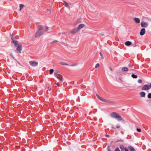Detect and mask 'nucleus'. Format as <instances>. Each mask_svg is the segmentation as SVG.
<instances>
[{"label": "nucleus", "mask_w": 151, "mask_h": 151, "mask_svg": "<svg viewBox=\"0 0 151 151\" xmlns=\"http://www.w3.org/2000/svg\"><path fill=\"white\" fill-rule=\"evenodd\" d=\"M110 116L113 118H115L119 121H121L122 119V117L117 113L113 112L111 113L110 114Z\"/></svg>", "instance_id": "obj_1"}, {"label": "nucleus", "mask_w": 151, "mask_h": 151, "mask_svg": "<svg viewBox=\"0 0 151 151\" xmlns=\"http://www.w3.org/2000/svg\"><path fill=\"white\" fill-rule=\"evenodd\" d=\"M59 72L56 70L54 73V76L57 78L58 79L59 81L60 82H62L63 80L62 79V76L61 75L58 73Z\"/></svg>", "instance_id": "obj_2"}, {"label": "nucleus", "mask_w": 151, "mask_h": 151, "mask_svg": "<svg viewBox=\"0 0 151 151\" xmlns=\"http://www.w3.org/2000/svg\"><path fill=\"white\" fill-rule=\"evenodd\" d=\"M40 29H41L42 31L43 32V33L46 32L48 29V27L46 26H41L39 27Z\"/></svg>", "instance_id": "obj_3"}, {"label": "nucleus", "mask_w": 151, "mask_h": 151, "mask_svg": "<svg viewBox=\"0 0 151 151\" xmlns=\"http://www.w3.org/2000/svg\"><path fill=\"white\" fill-rule=\"evenodd\" d=\"M43 32L42 31L41 29H40V28L39 27V29L38 31L35 33V37H38L43 35Z\"/></svg>", "instance_id": "obj_4"}, {"label": "nucleus", "mask_w": 151, "mask_h": 151, "mask_svg": "<svg viewBox=\"0 0 151 151\" xmlns=\"http://www.w3.org/2000/svg\"><path fill=\"white\" fill-rule=\"evenodd\" d=\"M12 36L11 37V39L12 40V42H13L14 44V45L16 47L18 45V42L15 40L14 39V38Z\"/></svg>", "instance_id": "obj_5"}, {"label": "nucleus", "mask_w": 151, "mask_h": 151, "mask_svg": "<svg viewBox=\"0 0 151 151\" xmlns=\"http://www.w3.org/2000/svg\"><path fill=\"white\" fill-rule=\"evenodd\" d=\"M142 90L146 91L150 89V88L149 87V85L146 84L144 85L141 88Z\"/></svg>", "instance_id": "obj_6"}, {"label": "nucleus", "mask_w": 151, "mask_h": 151, "mask_svg": "<svg viewBox=\"0 0 151 151\" xmlns=\"http://www.w3.org/2000/svg\"><path fill=\"white\" fill-rule=\"evenodd\" d=\"M29 63L30 65L32 66H36L38 65V63L34 61H30Z\"/></svg>", "instance_id": "obj_7"}, {"label": "nucleus", "mask_w": 151, "mask_h": 151, "mask_svg": "<svg viewBox=\"0 0 151 151\" xmlns=\"http://www.w3.org/2000/svg\"><path fill=\"white\" fill-rule=\"evenodd\" d=\"M141 25L142 27H146L148 26V24L144 22H142L141 23Z\"/></svg>", "instance_id": "obj_8"}, {"label": "nucleus", "mask_w": 151, "mask_h": 151, "mask_svg": "<svg viewBox=\"0 0 151 151\" xmlns=\"http://www.w3.org/2000/svg\"><path fill=\"white\" fill-rule=\"evenodd\" d=\"M16 49V50L19 53H21V51L22 50V46L21 45H19L17 46Z\"/></svg>", "instance_id": "obj_9"}, {"label": "nucleus", "mask_w": 151, "mask_h": 151, "mask_svg": "<svg viewBox=\"0 0 151 151\" xmlns=\"http://www.w3.org/2000/svg\"><path fill=\"white\" fill-rule=\"evenodd\" d=\"M78 31H79L78 30L77 28H75L71 30L70 31V33L72 34H73L76 33L77 32H78Z\"/></svg>", "instance_id": "obj_10"}, {"label": "nucleus", "mask_w": 151, "mask_h": 151, "mask_svg": "<svg viewBox=\"0 0 151 151\" xmlns=\"http://www.w3.org/2000/svg\"><path fill=\"white\" fill-rule=\"evenodd\" d=\"M145 32V28H142L140 30L139 34L140 35L142 36L144 35Z\"/></svg>", "instance_id": "obj_11"}, {"label": "nucleus", "mask_w": 151, "mask_h": 151, "mask_svg": "<svg viewBox=\"0 0 151 151\" xmlns=\"http://www.w3.org/2000/svg\"><path fill=\"white\" fill-rule=\"evenodd\" d=\"M60 64L63 65H69L70 66H74L76 65V64H73L72 65H69L68 64H67L66 63L63 62H61L60 63Z\"/></svg>", "instance_id": "obj_12"}, {"label": "nucleus", "mask_w": 151, "mask_h": 151, "mask_svg": "<svg viewBox=\"0 0 151 151\" xmlns=\"http://www.w3.org/2000/svg\"><path fill=\"white\" fill-rule=\"evenodd\" d=\"M85 26V24H80L77 28L78 30L79 31V30L81 28H83Z\"/></svg>", "instance_id": "obj_13"}, {"label": "nucleus", "mask_w": 151, "mask_h": 151, "mask_svg": "<svg viewBox=\"0 0 151 151\" xmlns=\"http://www.w3.org/2000/svg\"><path fill=\"white\" fill-rule=\"evenodd\" d=\"M128 148L131 151H136L134 148L131 146H128Z\"/></svg>", "instance_id": "obj_14"}, {"label": "nucleus", "mask_w": 151, "mask_h": 151, "mask_svg": "<svg viewBox=\"0 0 151 151\" xmlns=\"http://www.w3.org/2000/svg\"><path fill=\"white\" fill-rule=\"evenodd\" d=\"M134 20L136 22L138 23H139L140 22V19L138 18H134Z\"/></svg>", "instance_id": "obj_15"}, {"label": "nucleus", "mask_w": 151, "mask_h": 151, "mask_svg": "<svg viewBox=\"0 0 151 151\" xmlns=\"http://www.w3.org/2000/svg\"><path fill=\"white\" fill-rule=\"evenodd\" d=\"M132 44V43L130 41H127L125 42V45L127 46H129Z\"/></svg>", "instance_id": "obj_16"}, {"label": "nucleus", "mask_w": 151, "mask_h": 151, "mask_svg": "<svg viewBox=\"0 0 151 151\" xmlns=\"http://www.w3.org/2000/svg\"><path fill=\"white\" fill-rule=\"evenodd\" d=\"M102 101L106 102L108 103H111L112 102V101H111L109 100H108L107 99H103L102 100Z\"/></svg>", "instance_id": "obj_17"}, {"label": "nucleus", "mask_w": 151, "mask_h": 151, "mask_svg": "<svg viewBox=\"0 0 151 151\" xmlns=\"http://www.w3.org/2000/svg\"><path fill=\"white\" fill-rule=\"evenodd\" d=\"M140 96L141 97H144L145 95V93L144 92L142 91L140 93Z\"/></svg>", "instance_id": "obj_18"}, {"label": "nucleus", "mask_w": 151, "mask_h": 151, "mask_svg": "<svg viewBox=\"0 0 151 151\" xmlns=\"http://www.w3.org/2000/svg\"><path fill=\"white\" fill-rule=\"evenodd\" d=\"M122 70L123 71L127 72L128 71V69L127 67H124L122 68Z\"/></svg>", "instance_id": "obj_19"}, {"label": "nucleus", "mask_w": 151, "mask_h": 151, "mask_svg": "<svg viewBox=\"0 0 151 151\" xmlns=\"http://www.w3.org/2000/svg\"><path fill=\"white\" fill-rule=\"evenodd\" d=\"M120 148L121 150L122 151H123L124 150H125V148L124 146L122 145H120Z\"/></svg>", "instance_id": "obj_20"}, {"label": "nucleus", "mask_w": 151, "mask_h": 151, "mask_svg": "<svg viewBox=\"0 0 151 151\" xmlns=\"http://www.w3.org/2000/svg\"><path fill=\"white\" fill-rule=\"evenodd\" d=\"M96 95L97 97L100 100H101V101H102V100L103 99V98H102V97H100L96 93Z\"/></svg>", "instance_id": "obj_21"}, {"label": "nucleus", "mask_w": 151, "mask_h": 151, "mask_svg": "<svg viewBox=\"0 0 151 151\" xmlns=\"http://www.w3.org/2000/svg\"><path fill=\"white\" fill-rule=\"evenodd\" d=\"M63 2L64 3L63 4L64 5V6H65L67 7L68 6L69 4L67 3L65 1H63Z\"/></svg>", "instance_id": "obj_22"}, {"label": "nucleus", "mask_w": 151, "mask_h": 151, "mask_svg": "<svg viewBox=\"0 0 151 151\" xmlns=\"http://www.w3.org/2000/svg\"><path fill=\"white\" fill-rule=\"evenodd\" d=\"M131 76L132 78H136L137 77V75H136L134 74H132L131 75Z\"/></svg>", "instance_id": "obj_23"}, {"label": "nucleus", "mask_w": 151, "mask_h": 151, "mask_svg": "<svg viewBox=\"0 0 151 151\" xmlns=\"http://www.w3.org/2000/svg\"><path fill=\"white\" fill-rule=\"evenodd\" d=\"M24 7V5L22 4H20L19 5V7H20V9L19 10L21 11L23 7Z\"/></svg>", "instance_id": "obj_24"}, {"label": "nucleus", "mask_w": 151, "mask_h": 151, "mask_svg": "<svg viewBox=\"0 0 151 151\" xmlns=\"http://www.w3.org/2000/svg\"><path fill=\"white\" fill-rule=\"evenodd\" d=\"M54 70L53 69H50L49 70V74H52Z\"/></svg>", "instance_id": "obj_25"}, {"label": "nucleus", "mask_w": 151, "mask_h": 151, "mask_svg": "<svg viewBox=\"0 0 151 151\" xmlns=\"http://www.w3.org/2000/svg\"><path fill=\"white\" fill-rule=\"evenodd\" d=\"M132 45L134 47H135L137 46L136 41H135V42Z\"/></svg>", "instance_id": "obj_26"}, {"label": "nucleus", "mask_w": 151, "mask_h": 151, "mask_svg": "<svg viewBox=\"0 0 151 151\" xmlns=\"http://www.w3.org/2000/svg\"><path fill=\"white\" fill-rule=\"evenodd\" d=\"M147 97L149 99H151V93H149L147 95Z\"/></svg>", "instance_id": "obj_27"}, {"label": "nucleus", "mask_w": 151, "mask_h": 151, "mask_svg": "<svg viewBox=\"0 0 151 151\" xmlns=\"http://www.w3.org/2000/svg\"><path fill=\"white\" fill-rule=\"evenodd\" d=\"M99 66V63H98L96 64L95 66V68H97Z\"/></svg>", "instance_id": "obj_28"}, {"label": "nucleus", "mask_w": 151, "mask_h": 151, "mask_svg": "<svg viewBox=\"0 0 151 151\" xmlns=\"http://www.w3.org/2000/svg\"><path fill=\"white\" fill-rule=\"evenodd\" d=\"M115 151H120L119 148L117 147L116 148Z\"/></svg>", "instance_id": "obj_29"}, {"label": "nucleus", "mask_w": 151, "mask_h": 151, "mask_svg": "<svg viewBox=\"0 0 151 151\" xmlns=\"http://www.w3.org/2000/svg\"><path fill=\"white\" fill-rule=\"evenodd\" d=\"M137 131L139 132H141V129H140L137 128Z\"/></svg>", "instance_id": "obj_30"}, {"label": "nucleus", "mask_w": 151, "mask_h": 151, "mask_svg": "<svg viewBox=\"0 0 151 151\" xmlns=\"http://www.w3.org/2000/svg\"><path fill=\"white\" fill-rule=\"evenodd\" d=\"M138 82L139 83H141L142 82V81L141 79H139L138 81Z\"/></svg>", "instance_id": "obj_31"}, {"label": "nucleus", "mask_w": 151, "mask_h": 151, "mask_svg": "<svg viewBox=\"0 0 151 151\" xmlns=\"http://www.w3.org/2000/svg\"><path fill=\"white\" fill-rule=\"evenodd\" d=\"M58 42V41L57 40H54L52 42H50V44H53V43H54V42Z\"/></svg>", "instance_id": "obj_32"}, {"label": "nucleus", "mask_w": 151, "mask_h": 151, "mask_svg": "<svg viewBox=\"0 0 151 151\" xmlns=\"http://www.w3.org/2000/svg\"><path fill=\"white\" fill-rule=\"evenodd\" d=\"M116 128L118 129L120 127V126L119 125H117L116 126Z\"/></svg>", "instance_id": "obj_33"}, {"label": "nucleus", "mask_w": 151, "mask_h": 151, "mask_svg": "<svg viewBox=\"0 0 151 151\" xmlns=\"http://www.w3.org/2000/svg\"><path fill=\"white\" fill-rule=\"evenodd\" d=\"M107 149H108V151H111L110 149H109V146H108V148H107Z\"/></svg>", "instance_id": "obj_34"}, {"label": "nucleus", "mask_w": 151, "mask_h": 151, "mask_svg": "<svg viewBox=\"0 0 151 151\" xmlns=\"http://www.w3.org/2000/svg\"><path fill=\"white\" fill-rule=\"evenodd\" d=\"M124 150H125V151H129L128 149L127 148H125Z\"/></svg>", "instance_id": "obj_35"}, {"label": "nucleus", "mask_w": 151, "mask_h": 151, "mask_svg": "<svg viewBox=\"0 0 151 151\" xmlns=\"http://www.w3.org/2000/svg\"><path fill=\"white\" fill-rule=\"evenodd\" d=\"M105 136H106V137H109V135H108V134H106V135H105Z\"/></svg>", "instance_id": "obj_36"}, {"label": "nucleus", "mask_w": 151, "mask_h": 151, "mask_svg": "<svg viewBox=\"0 0 151 151\" xmlns=\"http://www.w3.org/2000/svg\"><path fill=\"white\" fill-rule=\"evenodd\" d=\"M149 87L150 88H150H151V83H150V84L149 85Z\"/></svg>", "instance_id": "obj_37"}, {"label": "nucleus", "mask_w": 151, "mask_h": 151, "mask_svg": "<svg viewBox=\"0 0 151 151\" xmlns=\"http://www.w3.org/2000/svg\"><path fill=\"white\" fill-rule=\"evenodd\" d=\"M99 54H100V56H103L102 54V53L101 52H99Z\"/></svg>", "instance_id": "obj_38"}, {"label": "nucleus", "mask_w": 151, "mask_h": 151, "mask_svg": "<svg viewBox=\"0 0 151 151\" xmlns=\"http://www.w3.org/2000/svg\"><path fill=\"white\" fill-rule=\"evenodd\" d=\"M10 56H11V57L12 58H14L13 56V55L12 54H11V55H10Z\"/></svg>", "instance_id": "obj_39"}, {"label": "nucleus", "mask_w": 151, "mask_h": 151, "mask_svg": "<svg viewBox=\"0 0 151 151\" xmlns=\"http://www.w3.org/2000/svg\"><path fill=\"white\" fill-rule=\"evenodd\" d=\"M122 141V140H117V141L116 142H120V141Z\"/></svg>", "instance_id": "obj_40"}, {"label": "nucleus", "mask_w": 151, "mask_h": 151, "mask_svg": "<svg viewBox=\"0 0 151 151\" xmlns=\"http://www.w3.org/2000/svg\"><path fill=\"white\" fill-rule=\"evenodd\" d=\"M47 10L48 11H49V13H50V10H49V9H47Z\"/></svg>", "instance_id": "obj_41"}, {"label": "nucleus", "mask_w": 151, "mask_h": 151, "mask_svg": "<svg viewBox=\"0 0 151 151\" xmlns=\"http://www.w3.org/2000/svg\"><path fill=\"white\" fill-rule=\"evenodd\" d=\"M112 128L114 129H115V128L113 127H111Z\"/></svg>", "instance_id": "obj_42"}, {"label": "nucleus", "mask_w": 151, "mask_h": 151, "mask_svg": "<svg viewBox=\"0 0 151 151\" xmlns=\"http://www.w3.org/2000/svg\"><path fill=\"white\" fill-rule=\"evenodd\" d=\"M110 69L112 71V69L111 67H110Z\"/></svg>", "instance_id": "obj_43"}, {"label": "nucleus", "mask_w": 151, "mask_h": 151, "mask_svg": "<svg viewBox=\"0 0 151 151\" xmlns=\"http://www.w3.org/2000/svg\"><path fill=\"white\" fill-rule=\"evenodd\" d=\"M56 85L58 86L59 85V84H58V83H56Z\"/></svg>", "instance_id": "obj_44"}, {"label": "nucleus", "mask_w": 151, "mask_h": 151, "mask_svg": "<svg viewBox=\"0 0 151 151\" xmlns=\"http://www.w3.org/2000/svg\"><path fill=\"white\" fill-rule=\"evenodd\" d=\"M130 66H131V65H129V67H130Z\"/></svg>", "instance_id": "obj_45"}, {"label": "nucleus", "mask_w": 151, "mask_h": 151, "mask_svg": "<svg viewBox=\"0 0 151 151\" xmlns=\"http://www.w3.org/2000/svg\"><path fill=\"white\" fill-rule=\"evenodd\" d=\"M130 66H131V65H129V67H130Z\"/></svg>", "instance_id": "obj_46"}, {"label": "nucleus", "mask_w": 151, "mask_h": 151, "mask_svg": "<svg viewBox=\"0 0 151 151\" xmlns=\"http://www.w3.org/2000/svg\"><path fill=\"white\" fill-rule=\"evenodd\" d=\"M101 35L102 36H104V34H101Z\"/></svg>", "instance_id": "obj_47"}]
</instances>
